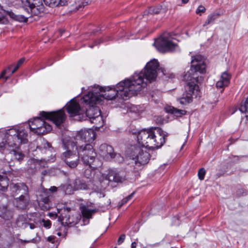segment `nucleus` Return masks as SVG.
<instances>
[{"instance_id":"37998d69","label":"nucleus","mask_w":248,"mask_h":248,"mask_svg":"<svg viewBox=\"0 0 248 248\" xmlns=\"http://www.w3.org/2000/svg\"><path fill=\"white\" fill-rule=\"evenodd\" d=\"M57 190V188L56 186H52L49 189H46V191L47 193L48 192H56Z\"/></svg>"},{"instance_id":"473e14b6","label":"nucleus","mask_w":248,"mask_h":248,"mask_svg":"<svg viewBox=\"0 0 248 248\" xmlns=\"http://www.w3.org/2000/svg\"><path fill=\"white\" fill-rule=\"evenodd\" d=\"M41 145L37 147V148L39 149L40 150H43V149H47L51 148V145L47 141L45 140L44 139L41 140Z\"/></svg>"},{"instance_id":"5701e85b","label":"nucleus","mask_w":248,"mask_h":248,"mask_svg":"<svg viewBox=\"0 0 248 248\" xmlns=\"http://www.w3.org/2000/svg\"><path fill=\"white\" fill-rule=\"evenodd\" d=\"M88 168L86 169L84 172V176L85 178L89 180V181H93L95 177V170L92 168H95L93 166L88 165Z\"/></svg>"},{"instance_id":"2f4dec72","label":"nucleus","mask_w":248,"mask_h":248,"mask_svg":"<svg viewBox=\"0 0 248 248\" xmlns=\"http://www.w3.org/2000/svg\"><path fill=\"white\" fill-rule=\"evenodd\" d=\"M239 110L242 113L248 112V96L242 101Z\"/></svg>"},{"instance_id":"a19ab883","label":"nucleus","mask_w":248,"mask_h":248,"mask_svg":"<svg viewBox=\"0 0 248 248\" xmlns=\"http://www.w3.org/2000/svg\"><path fill=\"white\" fill-rule=\"evenodd\" d=\"M226 86L227 85L226 84H225L223 81H222L220 79L217 81L216 83V86L217 88H221Z\"/></svg>"},{"instance_id":"7c9ffc66","label":"nucleus","mask_w":248,"mask_h":248,"mask_svg":"<svg viewBox=\"0 0 248 248\" xmlns=\"http://www.w3.org/2000/svg\"><path fill=\"white\" fill-rule=\"evenodd\" d=\"M6 148H8V146L5 142L4 133L0 131V152L4 151Z\"/></svg>"},{"instance_id":"2eb2a0df","label":"nucleus","mask_w":248,"mask_h":248,"mask_svg":"<svg viewBox=\"0 0 248 248\" xmlns=\"http://www.w3.org/2000/svg\"><path fill=\"white\" fill-rule=\"evenodd\" d=\"M70 211V208L64 207L63 210H62V213L60 216L63 223H65L68 226H72L76 224L77 220H75V218L74 217H70L69 215Z\"/></svg>"},{"instance_id":"9b49d317","label":"nucleus","mask_w":248,"mask_h":248,"mask_svg":"<svg viewBox=\"0 0 248 248\" xmlns=\"http://www.w3.org/2000/svg\"><path fill=\"white\" fill-rule=\"evenodd\" d=\"M154 45L159 51L163 53L173 51L177 46L176 44L165 35L157 39Z\"/></svg>"},{"instance_id":"6ab92c4d","label":"nucleus","mask_w":248,"mask_h":248,"mask_svg":"<svg viewBox=\"0 0 248 248\" xmlns=\"http://www.w3.org/2000/svg\"><path fill=\"white\" fill-rule=\"evenodd\" d=\"M81 212L83 217L84 221H87L88 223L89 219L92 217V215L97 212L96 209H91L86 206H83L80 208Z\"/></svg>"},{"instance_id":"49530a36","label":"nucleus","mask_w":248,"mask_h":248,"mask_svg":"<svg viewBox=\"0 0 248 248\" xmlns=\"http://www.w3.org/2000/svg\"><path fill=\"white\" fill-rule=\"evenodd\" d=\"M245 120V123L246 126H248V115H246L244 118L242 119V121Z\"/></svg>"},{"instance_id":"72a5a7b5","label":"nucleus","mask_w":248,"mask_h":248,"mask_svg":"<svg viewBox=\"0 0 248 248\" xmlns=\"http://www.w3.org/2000/svg\"><path fill=\"white\" fill-rule=\"evenodd\" d=\"M135 194V192L132 193L130 195L123 199L120 202H119L118 206L121 208L124 204L127 203L130 200H131Z\"/></svg>"},{"instance_id":"4c0bfd02","label":"nucleus","mask_w":248,"mask_h":248,"mask_svg":"<svg viewBox=\"0 0 248 248\" xmlns=\"http://www.w3.org/2000/svg\"><path fill=\"white\" fill-rule=\"evenodd\" d=\"M205 170L204 168H201L198 171V177L199 179L201 180H202L204 178V176L205 175Z\"/></svg>"},{"instance_id":"79ce46f5","label":"nucleus","mask_w":248,"mask_h":248,"mask_svg":"<svg viewBox=\"0 0 248 248\" xmlns=\"http://www.w3.org/2000/svg\"><path fill=\"white\" fill-rule=\"evenodd\" d=\"M125 234H121L118 240V244L119 245H120L122 243H123V242L124 241V239H125Z\"/></svg>"},{"instance_id":"8fccbe9b","label":"nucleus","mask_w":248,"mask_h":248,"mask_svg":"<svg viewBox=\"0 0 248 248\" xmlns=\"http://www.w3.org/2000/svg\"><path fill=\"white\" fill-rule=\"evenodd\" d=\"M54 239V236H50L47 237V241L49 242H51L52 243H53Z\"/></svg>"},{"instance_id":"cd10ccee","label":"nucleus","mask_w":248,"mask_h":248,"mask_svg":"<svg viewBox=\"0 0 248 248\" xmlns=\"http://www.w3.org/2000/svg\"><path fill=\"white\" fill-rule=\"evenodd\" d=\"M10 168L8 161L0 160V172L7 174L10 172Z\"/></svg>"},{"instance_id":"423d86ee","label":"nucleus","mask_w":248,"mask_h":248,"mask_svg":"<svg viewBox=\"0 0 248 248\" xmlns=\"http://www.w3.org/2000/svg\"><path fill=\"white\" fill-rule=\"evenodd\" d=\"M63 145L66 150L62 155V159L70 168H76L79 162V155L76 153V143L72 140H63Z\"/></svg>"},{"instance_id":"bf43d9fd","label":"nucleus","mask_w":248,"mask_h":248,"mask_svg":"<svg viewBox=\"0 0 248 248\" xmlns=\"http://www.w3.org/2000/svg\"><path fill=\"white\" fill-rule=\"evenodd\" d=\"M91 47H93V46H90Z\"/></svg>"},{"instance_id":"603ef678","label":"nucleus","mask_w":248,"mask_h":248,"mask_svg":"<svg viewBox=\"0 0 248 248\" xmlns=\"http://www.w3.org/2000/svg\"><path fill=\"white\" fill-rule=\"evenodd\" d=\"M29 225L31 229H33L36 228V226L34 224L29 223Z\"/></svg>"},{"instance_id":"20e7f679","label":"nucleus","mask_w":248,"mask_h":248,"mask_svg":"<svg viewBox=\"0 0 248 248\" xmlns=\"http://www.w3.org/2000/svg\"><path fill=\"white\" fill-rule=\"evenodd\" d=\"M83 101L87 105L85 115L88 117L92 123L95 124V127H99L103 125V122L101 116V110L99 108L94 105L100 103L101 101V97L98 96L97 93L89 92L84 95Z\"/></svg>"},{"instance_id":"4be33fe9","label":"nucleus","mask_w":248,"mask_h":248,"mask_svg":"<svg viewBox=\"0 0 248 248\" xmlns=\"http://www.w3.org/2000/svg\"><path fill=\"white\" fill-rule=\"evenodd\" d=\"M165 109L167 112L174 114L177 117H181L186 113V110L179 109L172 106H167Z\"/></svg>"},{"instance_id":"c03bdc74","label":"nucleus","mask_w":248,"mask_h":248,"mask_svg":"<svg viewBox=\"0 0 248 248\" xmlns=\"http://www.w3.org/2000/svg\"><path fill=\"white\" fill-rule=\"evenodd\" d=\"M25 61L24 58L20 59L17 62L16 65L19 67Z\"/></svg>"},{"instance_id":"6e6d98bb","label":"nucleus","mask_w":248,"mask_h":248,"mask_svg":"<svg viewBox=\"0 0 248 248\" xmlns=\"http://www.w3.org/2000/svg\"><path fill=\"white\" fill-rule=\"evenodd\" d=\"M30 242H31V241L23 240V243H29Z\"/></svg>"},{"instance_id":"f8f14e48","label":"nucleus","mask_w":248,"mask_h":248,"mask_svg":"<svg viewBox=\"0 0 248 248\" xmlns=\"http://www.w3.org/2000/svg\"><path fill=\"white\" fill-rule=\"evenodd\" d=\"M40 115L42 118L52 121L57 126L62 124L65 119L64 112L62 109L52 112L42 111Z\"/></svg>"},{"instance_id":"58836bf2","label":"nucleus","mask_w":248,"mask_h":248,"mask_svg":"<svg viewBox=\"0 0 248 248\" xmlns=\"http://www.w3.org/2000/svg\"><path fill=\"white\" fill-rule=\"evenodd\" d=\"M205 8L204 6L202 5H200L198 7L197 9L196 10V13L197 14L201 15L202 13H203L205 11Z\"/></svg>"},{"instance_id":"bb28decb","label":"nucleus","mask_w":248,"mask_h":248,"mask_svg":"<svg viewBox=\"0 0 248 248\" xmlns=\"http://www.w3.org/2000/svg\"><path fill=\"white\" fill-rule=\"evenodd\" d=\"M74 188L75 190H84L88 188L87 185L80 179H76L74 183Z\"/></svg>"},{"instance_id":"a878e982","label":"nucleus","mask_w":248,"mask_h":248,"mask_svg":"<svg viewBox=\"0 0 248 248\" xmlns=\"http://www.w3.org/2000/svg\"><path fill=\"white\" fill-rule=\"evenodd\" d=\"M9 186V179L7 177L0 175V191L5 192L7 190Z\"/></svg>"},{"instance_id":"13d9d810","label":"nucleus","mask_w":248,"mask_h":248,"mask_svg":"<svg viewBox=\"0 0 248 248\" xmlns=\"http://www.w3.org/2000/svg\"><path fill=\"white\" fill-rule=\"evenodd\" d=\"M82 7L81 6H80V5H79V7L78 8V10H79L80 8H81Z\"/></svg>"},{"instance_id":"09e8293b","label":"nucleus","mask_w":248,"mask_h":248,"mask_svg":"<svg viewBox=\"0 0 248 248\" xmlns=\"http://www.w3.org/2000/svg\"><path fill=\"white\" fill-rule=\"evenodd\" d=\"M137 242H138V239H136V241L132 242L131 244V248H136Z\"/></svg>"},{"instance_id":"4468645a","label":"nucleus","mask_w":248,"mask_h":248,"mask_svg":"<svg viewBox=\"0 0 248 248\" xmlns=\"http://www.w3.org/2000/svg\"><path fill=\"white\" fill-rule=\"evenodd\" d=\"M67 111L70 117L79 116V120H85L79 105L76 101H71L67 106Z\"/></svg>"},{"instance_id":"5fc2aeb1","label":"nucleus","mask_w":248,"mask_h":248,"mask_svg":"<svg viewBox=\"0 0 248 248\" xmlns=\"http://www.w3.org/2000/svg\"><path fill=\"white\" fill-rule=\"evenodd\" d=\"M12 70V68L10 69V70H9L8 71V74H7L6 75H8V74H9L10 73V72Z\"/></svg>"},{"instance_id":"412c9836","label":"nucleus","mask_w":248,"mask_h":248,"mask_svg":"<svg viewBox=\"0 0 248 248\" xmlns=\"http://www.w3.org/2000/svg\"><path fill=\"white\" fill-rule=\"evenodd\" d=\"M17 149H18V147L17 148L9 147V148H6L5 150L9 151V154L13 155L17 160L21 161L23 159L24 155L18 150H16Z\"/></svg>"},{"instance_id":"ea45409f","label":"nucleus","mask_w":248,"mask_h":248,"mask_svg":"<svg viewBox=\"0 0 248 248\" xmlns=\"http://www.w3.org/2000/svg\"><path fill=\"white\" fill-rule=\"evenodd\" d=\"M42 222L43 223V226L44 227L49 229L50 228L51 224V222L49 220H45L43 219L42 220Z\"/></svg>"},{"instance_id":"dca6fc26","label":"nucleus","mask_w":248,"mask_h":248,"mask_svg":"<svg viewBox=\"0 0 248 248\" xmlns=\"http://www.w3.org/2000/svg\"><path fill=\"white\" fill-rule=\"evenodd\" d=\"M10 188L13 194L21 195L29 192L28 187L23 183H12L10 185Z\"/></svg>"},{"instance_id":"7ed1b4c3","label":"nucleus","mask_w":248,"mask_h":248,"mask_svg":"<svg viewBox=\"0 0 248 248\" xmlns=\"http://www.w3.org/2000/svg\"><path fill=\"white\" fill-rule=\"evenodd\" d=\"M190 69L186 72L183 77L184 80L189 81L187 83V90L186 94L179 99L180 104L186 105L192 101L193 97H197L200 94L199 86L196 83L202 78L198 76V73L203 74L206 72V60L201 55H196L191 57Z\"/></svg>"},{"instance_id":"c756f323","label":"nucleus","mask_w":248,"mask_h":248,"mask_svg":"<svg viewBox=\"0 0 248 248\" xmlns=\"http://www.w3.org/2000/svg\"><path fill=\"white\" fill-rule=\"evenodd\" d=\"M219 14H211L208 16L207 20L203 24V26H206L207 25L213 24L215 20L218 17Z\"/></svg>"},{"instance_id":"ddd939ff","label":"nucleus","mask_w":248,"mask_h":248,"mask_svg":"<svg viewBox=\"0 0 248 248\" xmlns=\"http://www.w3.org/2000/svg\"><path fill=\"white\" fill-rule=\"evenodd\" d=\"M95 137V133L92 129H84L80 130L76 138V141H78L79 143L82 141L85 143L86 142H90L93 141Z\"/></svg>"},{"instance_id":"b1692460","label":"nucleus","mask_w":248,"mask_h":248,"mask_svg":"<svg viewBox=\"0 0 248 248\" xmlns=\"http://www.w3.org/2000/svg\"><path fill=\"white\" fill-rule=\"evenodd\" d=\"M39 206L43 210H47L51 207V204L49 200V196L43 197L41 199L39 203Z\"/></svg>"},{"instance_id":"4d7b16f0","label":"nucleus","mask_w":248,"mask_h":248,"mask_svg":"<svg viewBox=\"0 0 248 248\" xmlns=\"http://www.w3.org/2000/svg\"><path fill=\"white\" fill-rule=\"evenodd\" d=\"M24 18V21H25L26 22L27 21V18H25L24 17H23Z\"/></svg>"},{"instance_id":"1a4fd4ad","label":"nucleus","mask_w":248,"mask_h":248,"mask_svg":"<svg viewBox=\"0 0 248 248\" xmlns=\"http://www.w3.org/2000/svg\"><path fill=\"white\" fill-rule=\"evenodd\" d=\"M29 127L31 131L38 135L46 134L52 130L51 125L40 117L29 121Z\"/></svg>"},{"instance_id":"a211bd4d","label":"nucleus","mask_w":248,"mask_h":248,"mask_svg":"<svg viewBox=\"0 0 248 248\" xmlns=\"http://www.w3.org/2000/svg\"><path fill=\"white\" fill-rule=\"evenodd\" d=\"M16 206L20 209L27 207L30 202L29 192L27 194H21L18 198L15 199Z\"/></svg>"},{"instance_id":"c9c22d12","label":"nucleus","mask_w":248,"mask_h":248,"mask_svg":"<svg viewBox=\"0 0 248 248\" xmlns=\"http://www.w3.org/2000/svg\"><path fill=\"white\" fill-rule=\"evenodd\" d=\"M230 78V77L228 74L225 72L221 75L220 79L228 85L229 83Z\"/></svg>"},{"instance_id":"f3484780","label":"nucleus","mask_w":248,"mask_h":248,"mask_svg":"<svg viewBox=\"0 0 248 248\" xmlns=\"http://www.w3.org/2000/svg\"><path fill=\"white\" fill-rule=\"evenodd\" d=\"M105 179L108 182H114L116 183H122L124 180V177L120 175L115 170H110L108 174L105 176Z\"/></svg>"},{"instance_id":"f257e3e1","label":"nucleus","mask_w":248,"mask_h":248,"mask_svg":"<svg viewBox=\"0 0 248 248\" xmlns=\"http://www.w3.org/2000/svg\"><path fill=\"white\" fill-rule=\"evenodd\" d=\"M159 63L155 59H153L146 65L143 70L140 73H135L131 78L120 82L115 89L109 87H102L97 85L100 92L104 93L99 96L107 100H112L117 96L124 100L137 95L142 87L147 84V81L151 82L155 80ZM99 96V95H98Z\"/></svg>"},{"instance_id":"6e6552de","label":"nucleus","mask_w":248,"mask_h":248,"mask_svg":"<svg viewBox=\"0 0 248 248\" xmlns=\"http://www.w3.org/2000/svg\"><path fill=\"white\" fill-rule=\"evenodd\" d=\"M23 9L31 16H38L44 11L43 0H20Z\"/></svg>"},{"instance_id":"864d4df0","label":"nucleus","mask_w":248,"mask_h":248,"mask_svg":"<svg viewBox=\"0 0 248 248\" xmlns=\"http://www.w3.org/2000/svg\"><path fill=\"white\" fill-rule=\"evenodd\" d=\"M189 0H182V2L184 4H186L188 2Z\"/></svg>"},{"instance_id":"aec40b11","label":"nucleus","mask_w":248,"mask_h":248,"mask_svg":"<svg viewBox=\"0 0 248 248\" xmlns=\"http://www.w3.org/2000/svg\"><path fill=\"white\" fill-rule=\"evenodd\" d=\"M13 65L8 66L6 69L3 70L0 75V83L2 84L4 83L9 78V77L14 73L18 68L19 67L16 65L14 69L10 72L8 75H6L8 74V71L12 68Z\"/></svg>"},{"instance_id":"0eeeda50","label":"nucleus","mask_w":248,"mask_h":248,"mask_svg":"<svg viewBox=\"0 0 248 248\" xmlns=\"http://www.w3.org/2000/svg\"><path fill=\"white\" fill-rule=\"evenodd\" d=\"M76 143V150L78 153L81 161L86 165H90L95 161L96 154L93 146L89 143L80 145L78 141Z\"/></svg>"},{"instance_id":"393cba45","label":"nucleus","mask_w":248,"mask_h":248,"mask_svg":"<svg viewBox=\"0 0 248 248\" xmlns=\"http://www.w3.org/2000/svg\"><path fill=\"white\" fill-rule=\"evenodd\" d=\"M0 217L5 220H9L12 217V213L5 207H0Z\"/></svg>"},{"instance_id":"de8ad7c7","label":"nucleus","mask_w":248,"mask_h":248,"mask_svg":"<svg viewBox=\"0 0 248 248\" xmlns=\"http://www.w3.org/2000/svg\"><path fill=\"white\" fill-rule=\"evenodd\" d=\"M103 42V40L102 39H99L98 40L95 41L94 42V45H99L102 43Z\"/></svg>"},{"instance_id":"f704fd0d","label":"nucleus","mask_w":248,"mask_h":248,"mask_svg":"<svg viewBox=\"0 0 248 248\" xmlns=\"http://www.w3.org/2000/svg\"><path fill=\"white\" fill-rule=\"evenodd\" d=\"M135 194V192L132 193L130 195L123 199L120 202H119L118 206L121 208L124 204L127 203L130 200H131Z\"/></svg>"},{"instance_id":"39448f33","label":"nucleus","mask_w":248,"mask_h":248,"mask_svg":"<svg viewBox=\"0 0 248 248\" xmlns=\"http://www.w3.org/2000/svg\"><path fill=\"white\" fill-rule=\"evenodd\" d=\"M28 133L22 126H15L4 133L5 142L8 148H17L19 144L28 142Z\"/></svg>"},{"instance_id":"a18cd8bd","label":"nucleus","mask_w":248,"mask_h":248,"mask_svg":"<svg viewBox=\"0 0 248 248\" xmlns=\"http://www.w3.org/2000/svg\"><path fill=\"white\" fill-rule=\"evenodd\" d=\"M7 14L9 15L11 18L16 19V15L14 13L12 12H7Z\"/></svg>"},{"instance_id":"3c124183","label":"nucleus","mask_w":248,"mask_h":248,"mask_svg":"<svg viewBox=\"0 0 248 248\" xmlns=\"http://www.w3.org/2000/svg\"><path fill=\"white\" fill-rule=\"evenodd\" d=\"M175 77V75L173 74H168L167 75H166V77L168 78H173Z\"/></svg>"},{"instance_id":"e433bc0d","label":"nucleus","mask_w":248,"mask_h":248,"mask_svg":"<svg viewBox=\"0 0 248 248\" xmlns=\"http://www.w3.org/2000/svg\"><path fill=\"white\" fill-rule=\"evenodd\" d=\"M161 10L160 6L151 7L148 9V13L150 14H157Z\"/></svg>"},{"instance_id":"9d476101","label":"nucleus","mask_w":248,"mask_h":248,"mask_svg":"<svg viewBox=\"0 0 248 248\" xmlns=\"http://www.w3.org/2000/svg\"><path fill=\"white\" fill-rule=\"evenodd\" d=\"M99 154L101 156L108 160L113 159L114 161L120 163L123 161V158L119 154L114 153L112 147L106 144H101L99 147Z\"/></svg>"},{"instance_id":"c85d7f7f","label":"nucleus","mask_w":248,"mask_h":248,"mask_svg":"<svg viewBox=\"0 0 248 248\" xmlns=\"http://www.w3.org/2000/svg\"><path fill=\"white\" fill-rule=\"evenodd\" d=\"M50 6H65L70 0H48Z\"/></svg>"},{"instance_id":"f03ea898","label":"nucleus","mask_w":248,"mask_h":248,"mask_svg":"<svg viewBox=\"0 0 248 248\" xmlns=\"http://www.w3.org/2000/svg\"><path fill=\"white\" fill-rule=\"evenodd\" d=\"M167 136V133L158 127L140 130L138 133L137 140L141 146H131L130 157L135 160L136 164H146L150 158V155L146 147L153 149L161 147L165 143Z\"/></svg>"}]
</instances>
